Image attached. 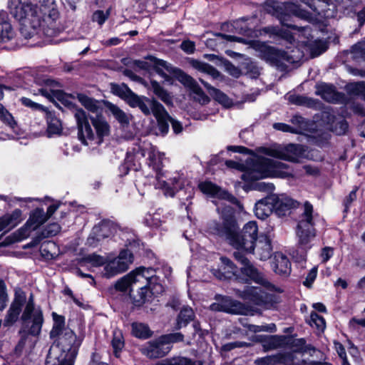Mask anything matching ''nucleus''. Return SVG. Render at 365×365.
Here are the masks:
<instances>
[{"mask_svg":"<svg viewBox=\"0 0 365 365\" xmlns=\"http://www.w3.org/2000/svg\"><path fill=\"white\" fill-rule=\"evenodd\" d=\"M10 14L21 23L20 31L25 39H31L30 46L40 43L43 36L55 33V23L59 13L54 0H39L37 4H24L10 0Z\"/></svg>","mask_w":365,"mask_h":365,"instance_id":"nucleus-1","label":"nucleus"},{"mask_svg":"<svg viewBox=\"0 0 365 365\" xmlns=\"http://www.w3.org/2000/svg\"><path fill=\"white\" fill-rule=\"evenodd\" d=\"M215 204L220 218L219 220H212L208 223L207 231L210 234L225 238L230 245L237 250L242 249L252 252L258 235L257 222H248L244 225L240 234L233 207L224 201Z\"/></svg>","mask_w":365,"mask_h":365,"instance_id":"nucleus-2","label":"nucleus"},{"mask_svg":"<svg viewBox=\"0 0 365 365\" xmlns=\"http://www.w3.org/2000/svg\"><path fill=\"white\" fill-rule=\"evenodd\" d=\"M53 325L50 337L54 340L46 359V365H73L80 342L74 332L65 328L64 317L53 313Z\"/></svg>","mask_w":365,"mask_h":365,"instance_id":"nucleus-3","label":"nucleus"},{"mask_svg":"<svg viewBox=\"0 0 365 365\" xmlns=\"http://www.w3.org/2000/svg\"><path fill=\"white\" fill-rule=\"evenodd\" d=\"M155 273L152 268H137L118 279L115 289L120 292L129 290L135 303L140 305L145 302L149 292L153 295L163 292L160 278Z\"/></svg>","mask_w":365,"mask_h":365,"instance_id":"nucleus-4","label":"nucleus"},{"mask_svg":"<svg viewBox=\"0 0 365 365\" xmlns=\"http://www.w3.org/2000/svg\"><path fill=\"white\" fill-rule=\"evenodd\" d=\"M75 118L78 128V138L83 144L88 145L87 140H95L96 143L101 144L103 138L109 135L110 125L101 115L90 117L96 135L93 133L88 123L87 115L83 109H77L76 110Z\"/></svg>","mask_w":365,"mask_h":365,"instance_id":"nucleus-5","label":"nucleus"},{"mask_svg":"<svg viewBox=\"0 0 365 365\" xmlns=\"http://www.w3.org/2000/svg\"><path fill=\"white\" fill-rule=\"evenodd\" d=\"M163 155L155 148H151L148 152V165L156 172L157 183L155 187L163 189L167 196L173 197L175 192L182 188L183 179L178 174L175 173L168 180L163 179L160 174L163 168Z\"/></svg>","mask_w":365,"mask_h":365,"instance_id":"nucleus-6","label":"nucleus"},{"mask_svg":"<svg viewBox=\"0 0 365 365\" xmlns=\"http://www.w3.org/2000/svg\"><path fill=\"white\" fill-rule=\"evenodd\" d=\"M250 175L252 180H257L264 178H286L292 174L285 163L257 157L255 159Z\"/></svg>","mask_w":365,"mask_h":365,"instance_id":"nucleus-7","label":"nucleus"},{"mask_svg":"<svg viewBox=\"0 0 365 365\" xmlns=\"http://www.w3.org/2000/svg\"><path fill=\"white\" fill-rule=\"evenodd\" d=\"M312 212V205L309 202H306L304 205V212L301 215L297 230L299 245L304 250L311 248V243L316 236Z\"/></svg>","mask_w":365,"mask_h":365,"instance_id":"nucleus-8","label":"nucleus"},{"mask_svg":"<svg viewBox=\"0 0 365 365\" xmlns=\"http://www.w3.org/2000/svg\"><path fill=\"white\" fill-rule=\"evenodd\" d=\"M105 259L101 274L106 278H111L128 269L129 265L133 262V255L129 250H124L116 257L107 256Z\"/></svg>","mask_w":365,"mask_h":365,"instance_id":"nucleus-9","label":"nucleus"},{"mask_svg":"<svg viewBox=\"0 0 365 365\" xmlns=\"http://www.w3.org/2000/svg\"><path fill=\"white\" fill-rule=\"evenodd\" d=\"M137 107H138L145 115H149L151 110L154 116L157 119L160 132L163 134H166L168 133V125L167 120L169 117V114L165 110L163 105L156 101H150L148 98L143 97Z\"/></svg>","mask_w":365,"mask_h":365,"instance_id":"nucleus-10","label":"nucleus"},{"mask_svg":"<svg viewBox=\"0 0 365 365\" xmlns=\"http://www.w3.org/2000/svg\"><path fill=\"white\" fill-rule=\"evenodd\" d=\"M30 319L31 321L28 320L24 322L25 328L27 329V333H21V339L16 346V349L18 350H21L26 346H27L29 348L33 346L34 341H32L28 335H31L34 336H37L39 335L43 322V317L41 310H37Z\"/></svg>","mask_w":365,"mask_h":365,"instance_id":"nucleus-11","label":"nucleus"},{"mask_svg":"<svg viewBox=\"0 0 365 365\" xmlns=\"http://www.w3.org/2000/svg\"><path fill=\"white\" fill-rule=\"evenodd\" d=\"M263 153L277 158L282 159L290 162H299L303 156L304 149L300 145L289 144L285 147L280 145L263 148Z\"/></svg>","mask_w":365,"mask_h":365,"instance_id":"nucleus-12","label":"nucleus"},{"mask_svg":"<svg viewBox=\"0 0 365 365\" xmlns=\"http://www.w3.org/2000/svg\"><path fill=\"white\" fill-rule=\"evenodd\" d=\"M218 36L226 39L229 41H237L245 44H250L252 47L259 49L264 52V58L272 63H277L280 61L281 58H284L283 53L273 47L267 46L264 43H261L256 41H247L243 38L237 37L232 35H226L218 34Z\"/></svg>","mask_w":365,"mask_h":365,"instance_id":"nucleus-13","label":"nucleus"},{"mask_svg":"<svg viewBox=\"0 0 365 365\" xmlns=\"http://www.w3.org/2000/svg\"><path fill=\"white\" fill-rule=\"evenodd\" d=\"M274 14L279 19L282 24L290 26L285 24V17L295 16L301 19H308L310 16L308 11L301 9L298 5L293 3H279L274 2Z\"/></svg>","mask_w":365,"mask_h":365,"instance_id":"nucleus-14","label":"nucleus"},{"mask_svg":"<svg viewBox=\"0 0 365 365\" xmlns=\"http://www.w3.org/2000/svg\"><path fill=\"white\" fill-rule=\"evenodd\" d=\"M234 256L235 258L242 265L241 270L243 274L247 276L250 279L262 284L265 287H271V284L269 281L250 262L241 252H235Z\"/></svg>","mask_w":365,"mask_h":365,"instance_id":"nucleus-15","label":"nucleus"},{"mask_svg":"<svg viewBox=\"0 0 365 365\" xmlns=\"http://www.w3.org/2000/svg\"><path fill=\"white\" fill-rule=\"evenodd\" d=\"M105 257L97 255L96 253L89 254L78 261L79 267L76 269V274L81 277H88L92 279L91 284H94L95 281L92 275L83 273L81 268H84L90 272H93L95 268L99 267L105 264Z\"/></svg>","mask_w":365,"mask_h":365,"instance_id":"nucleus-16","label":"nucleus"},{"mask_svg":"<svg viewBox=\"0 0 365 365\" xmlns=\"http://www.w3.org/2000/svg\"><path fill=\"white\" fill-rule=\"evenodd\" d=\"M26 299V295L24 291L21 289H16L14 299L3 322L5 327L11 326L17 321Z\"/></svg>","mask_w":365,"mask_h":365,"instance_id":"nucleus-17","label":"nucleus"},{"mask_svg":"<svg viewBox=\"0 0 365 365\" xmlns=\"http://www.w3.org/2000/svg\"><path fill=\"white\" fill-rule=\"evenodd\" d=\"M171 349L170 346H165L160 337L148 341L141 349V352L150 359H157L165 356Z\"/></svg>","mask_w":365,"mask_h":365,"instance_id":"nucleus-18","label":"nucleus"},{"mask_svg":"<svg viewBox=\"0 0 365 365\" xmlns=\"http://www.w3.org/2000/svg\"><path fill=\"white\" fill-rule=\"evenodd\" d=\"M199 188L203 193L210 196L216 197L221 200H225L232 203H236L237 202L235 197L229 194L225 190H221L219 187L211 182H202L200 183Z\"/></svg>","mask_w":365,"mask_h":365,"instance_id":"nucleus-19","label":"nucleus"},{"mask_svg":"<svg viewBox=\"0 0 365 365\" xmlns=\"http://www.w3.org/2000/svg\"><path fill=\"white\" fill-rule=\"evenodd\" d=\"M276 199L275 195H269L257 201L255 207V213L257 217L263 220L269 216L274 211V200Z\"/></svg>","mask_w":365,"mask_h":365,"instance_id":"nucleus-20","label":"nucleus"},{"mask_svg":"<svg viewBox=\"0 0 365 365\" xmlns=\"http://www.w3.org/2000/svg\"><path fill=\"white\" fill-rule=\"evenodd\" d=\"M316 88V94L328 102L338 103L343 102L344 100V96L336 92L335 88L331 85L319 83Z\"/></svg>","mask_w":365,"mask_h":365,"instance_id":"nucleus-21","label":"nucleus"},{"mask_svg":"<svg viewBox=\"0 0 365 365\" xmlns=\"http://www.w3.org/2000/svg\"><path fill=\"white\" fill-rule=\"evenodd\" d=\"M271 266L274 272L280 275H288L291 271V264L287 257L281 253H274Z\"/></svg>","mask_w":365,"mask_h":365,"instance_id":"nucleus-22","label":"nucleus"},{"mask_svg":"<svg viewBox=\"0 0 365 365\" xmlns=\"http://www.w3.org/2000/svg\"><path fill=\"white\" fill-rule=\"evenodd\" d=\"M221 267L219 269H212V274L219 279L231 278L237 274L236 266L227 257H220Z\"/></svg>","mask_w":365,"mask_h":365,"instance_id":"nucleus-23","label":"nucleus"},{"mask_svg":"<svg viewBox=\"0 0 365 365\" xmlns=\"http://www.w3.org/2000/svg\"><path fill=\"white\" fill-rule=\"evenodd\" d=\"M115 230L114 226L109 222H102L98 225H96L92 230L91 235L88 239V243L92 245V240L96 239L100 241L106 237H109L113 233Z\"/></svg>","mask_w":365,"mask_h":365,"instance_id":"nucleus-24","label":"nucleus"},{"mask_svg":"<svg viewBox=\"0 0 365 365\" xmlns=\"http://www.w3.org/2000/svg\"><path fill=\"white\" fill-rule=\"evenodd\" d=\"M213 311H221L231 314L241 313L242 304L240 302L233 301L230 298H225L220 303H213L210 305Z\"/></svg>","mask_w":365,"mask_h":365,"instance_id":"nucleus-25","label":"nucleus"},{"mask_svg":"<svg viewBox=\"0 0 365 365\" xmlns=\"http://www.w3.org/2000/svg\"><path fill=\"white\" fill-rule=\"evenodd\" d=\"M22 220V211L16 209L11 213H6L0 217V227L4 230H10L17 226Z\"/></svg>","mask_w":365,"mask_h":365,"instance_id":"nucleus-26","label":"nucleus"},{"mask_svg":"<svg viewBox=\"0 0 365 365\" xmlns=\"http://www.w3.org/2000/svg\"><path fill=\"white\" fill-rule=\"evenodd\" d=\"M174 74L178 76V78L180 83H182L185 86L189 88L194 93L200 97H202L203 99H207V97L205 96L202 90L194 78L185 73L180 69H177Z\"/></svg>","mask_w":365,"mask_h":365,"instance_id":"nucleus-27","label":"nucleus"},{"mask_svg":"<svg viewBox=\"0 0 365 365\" xmlns=\"http://www.w3.org/2000/svg\"><path fill=\"white\" fill-rule=\"evenodd\" d=\"M293 360L292 354H276L257 358L255 361L257 365H276L278 364H286L289 361Z\"/></svg>","mask_w":365,"mask_h":365,"instance_id":"nucleus-28","label":"nucleus"},{"mask_svg":"<svg viewBox=\"0 0 365 365\" xmlns=\"http://www.w3.org/2000/svg\"><path fill=\"white\" fill-rule=\"evenodd\" d=\"M277 198L274 200V212L279 216H284L292 207H294V201L290 197L284 195H275Z\"/></svg>","mask_w":365,"mask_h":365,"instance_id":"nucleus-29","label":"nucleus"},{"mask_svg":"<svg viewBox=\"0 0 365 365\" xmlns=\"http://www.w3.org/2000/svg\"><path fill=\"white\" fill-rule=\"evenodd\" d=\"M200 82L207 88L209 93L213 97V98L221 104L225 108H230L233 105V101L225 93H222L220 90L212 87L208 83L204 81L202 79H200Z\"/></svg>","mask_w":365,"mask_h":365,"instance_id":"nucleus-30","label":"nucleus"},{"mask_svg":"<svg viewBox=\"0 0 365 365\" xmlns=\"http://www.w3.org/2000/svg\"><path fill=\"white\" fill-rule=\"evenodd\" d=\"M14 36V31L6 12H0V41L6 42Z\"/></svg>","mask_w":365,"mask_h":365,"instance_id":"nucleus-31","label":"nucleus"},{"mask_svg":"<svg viewBox=\"0 0 365 365\" xmlns=\"http://www.w3.org/2000/svg\"><path fill=\"white\" fill-rule=\"evenodd\" d=\"M271 241L267 236H261L256 244L255 254L260 260H266L271 256Z\"/></svg>","mask_w":365,"mask_h":365,"instance_id":"nucleus-32","label":"nucleus"},{"mask_svg":"<svg viewBox=\"0 0 365 365\" xmlns=\"http://www.w3.org/2000/svg\"><path fill=\"white\" fill-rule=\"evenodd\" d=\"M48 220L43 209L36 208L31 212L27 220V225H30L34 230Z\"/></svg>","mask_w":365,"mask_h":365,"instance_id":"nucleus-33","label":"nucleus"},{"mask_svg":"<svg viewBox=\"0 0 365 365\" xmlns=\"http://www.w3.org/2000/svg\"><path fill=\"white\" fill-rule=\"evenodd\" d=\"M46 118L48 128L47 131L49 135L60 134L62 130L61 120L57 118L54 113L48 109L44 112Z\"/></svg>","mask_w":365,"mask_h":365,"instance_id":"nucleus-34","label":"nucleus"},{"mask_svg":"<svg viewBox=\"0 0 365 365\" xmlns=\"http://www.w3.org/2000/svg\"><path fill=\"white\" fill-rule=\"evenodd\" d=\"M150 58L153 61L155 70L156 72L165 79L168 78V73L174 74L178 69L163 60L158 59L154 57H151Z\"/></svg>","mask_w":365,"mask_h":365,"instance_id":"nucleus-35","label":"nucleus"},{"mask_svg":"<svg viewBox=\"0 0 365 365\" xmlns=\"http://www.w3.org/2000/svg\"><path fill=\"white\" fill-rule=\"evenodd\" d=\"M190 65L196 70L210 76L212 78L217 79L220 77L219 71L210 64L197 60H191Z\"/></svg>","mask_w":365,"mask_h":365,"instance_id":"nucleus-36","label":"nucleus"},{"mask_svg":"<svg viewBox=\"0 0 365 365\" xmlns=\"http://www.w3.org/2000/svg\"><path fill=\"white\" fill-rule=\"evenodd\" d=\"M77 98L83 106L85 107L88 111L98 115L101 111V107L100 103L94 100L93 98H89L83 94H78Z\"/></svg>","mask_w":365,"mask_h":365,"instance_id":"nucleus-37","label":"nucleus"},{"mask_svg":"<svg viewBox=\"0 0 365 365\" xmlns=\"http://www.w3.org/2000/svg\"><path fill=\"white\" fill-rule=\"evenodd\" d=\"M106 106L109 111L112 113L114 118L122 125H127L130 122V115L125 113L123 110H122L117 106L110 103L106 102Z\"/></svg>","mask_w":365,"mask_h":365,"instance_id":"nucleus-38","label":"nucleus"},{"mask_svg":"<svg viewBox=\"0 0 365 365\" xmlns=\"http://www.w3.org/2000/svg\"><path fill=\"white\" fill-rule=\"evenodd\" d=\"M34 230L30 225H25L7 237L8 243L22 241L29 237L31 232Z\"/></svg>","mask_w":365,"mask_h":365,"instance_id":"nucleus-39","label":"nucleus"},{"mask_svg":"<svg viewBox=\"0 0 365 365\" xmlns=\"http://www.w3.org/2000/svg\"><path fill=\"white\" fill-rule=\"evenodd\" d=\"M311 9L320 16L328 18L330 15L324 10V7L327 5L328 0H301Z\"/></svg>","mask_w":365,"mask_h":365,"instance_id":"nucleus-40","label":"nucleus"},{"mask_svg":"<svg viewBox=\"0 0 365 365\" xmlns=\"http://www.w3.org/2000/svg\"><path fill=\"white\" fill-rule=\"evenodd\" d=\"M150 88L154 93L158 96L165 103L170 105L173 103L171 96L161 87V86L155 81H150Z\"/></svg>","mask_w":365,"mask_h":365,"instance_id":"nucleus-41","label":"nucleus"},{"mask_svg":"<svg viewBox=\"0 0 365 365\" xmlns=\"http://www.w3.org/2000/svg\"><path fill=\"white\" fill-rule=\"evenodd\" d=\"M193 318L194 312L192 309L187 307H183L178 317V328L180 329L182 327L186 326Z\"/></svg>","mask_w":365,"mask_h":365,"instance_id":"nucleus-42","label":"nucleus"},{"mask_svg":"<svg viewBox=\"0 0 365 365\" xmlns=\"http://www.w3.org/2000/svg\"><path fill=\"white\" fill-rule=\"evenodd\" d=\"M26 307L21 316V319L24 322H26L32 317L33 314L37 310H41L40 308H36L34 306V296L32 294H30L28 299H26Z\"/></svg>","mask_w":365,"mask_h":365,"instance_id":"nucleus-43","label":"nucleus"},{"mask_svg":"<svg viewBox=\"0 0 365 365\" xmlns=\"http://www.w3.org/2000/svg\"><path fill=\"white\" fill-rule=\"evenodd\" d=\"M293 31L284 32V38H287L289 42L292 41H301L303 43H307V41L300 40L301 35H306L309 34V29L307 27H304L302 29L297 28L296 26H293Z\"/></svg>","mask_w":365,"mask_h":365,"instance_id":"nucleus-44","label":"nucleus"},{"mask_svg":"<svg viewBox=\"0 0 365 365\" xmlns=\"http://www.w3.org/2000/svg\"><path fill=\"white\" fill-rule=\"evenodd\" d=\"M111 344L113 349V353L116 357L119 356V352L122 350L124 346V341L123 339V335L120 330L115 329L113 331V337L111 341Z\"/></svg>","mask_w":365,"mask_h":365,"instance_id":"nucleus-45","label":"nucleus"},{"mask_svg":"<svg viewBox=\"0 0 365 365\" xmlns=\"http://www.w3.org/2000/svg\"><path fill=\"white\" fill-rule=\"evenodd\" d=\"M132 334L138 338L143 339L148 338L151 335L148 327L142 323L132 324Z\"/></svg>","mask_w":365,"mask_h":365,"instance_id":"nucleus-46","label":"nucleus"},{"mask_svg":"<svg viewBox=\"0 0 365 365\" xmlns=\"http://www.w3.org/2000/svg\"><path fill=\"white\" fill-rule=\"evenodd\" d=\"M346 90L351 95L363 98L365 94V83L363 81L350 83L346 86Z\"/></svg>","mask_w":365,"mask_h":365,"instance_id":"nucleus-47","label":"nucleus"},{"mask_svg":"<svg viewBox=\"0 0 365 365\" xmlns=\"http://www.w3.org/2000/svg\"><path fill=\"white\" fill-rule=\"evenodd\" d=\"M244 297L258 304L262 297L261 289L258 287H249L245 290Z\"/></svg>","mask_w":365,"mask_h":365,"instance_id":"nucleus-48","label":"nucleus"},{"mask_svg":"<svg viewBox=\"0 0 365 365\" xmlns=\"http://www.w3.org/2000/svg\"><path fill=\"white\" fill-rule=\"evenodd\" d=\"M309 323L312 327H315L319 331H324L326 327L324 319L316 312H312Z\"/></svg>","mask_w":365,"mask_h":365,"instance_id":"nucleus-49","label":"nucleus"},{"mask_svg":"<svg viewBox=\"0 0 365 365\" xmlns=\"http://www.w3.org/2000/svg\"><path fill=\"white\" fill-rule=\"evenodd\" d=\"M0 120L9 127L14 128L16 125L11 114L0 104Z\"/></svg>","mask_w":365,"mask_h":365,"instance_id":"nucleus-50","label":"nucleus"},{"mask_svg":"<svg viewBox=\"0 0 365 365\" xmlns=\"http://www.w3.org/2000/svg\"><path fill=\"white\" fill-rule=\"evenodd\" d=\"M311 55L316 57L322 54L327 49L326 43L322 41H315L309 46Z\"/></svg>","mask_w":365,"mask_h":365,"instance_id":"nucleus-51","label":"nucleus"},{"mask_svg":"<svg viewBox=\"0 0 365 365\" xmlns=\"http://www.w3.org/2000/svg\"><path fill=\"white\" fill-rule=\"evenodd\" d=\"M242 325L245 327H247L250 331L257 333L261 331H273L275 329V325L274 324H271L267 326H257L254 324H248L246 323H243L242 322Z\"/></svg>","mask_w":365,"mask_h":365,"instance_id":"nucleus-52","label":"nucleus"},{"mask_svg":"<svg viewBox=\"0 0 365 365\" xmlns=\"http://www.w3.org/2000/svg\"><path fill=\"white\" fill-rule=\"evenodd\" d=\"M351 53L354 59L362 58L365 55V43L358 42L351 47Z\"/></svg>","mask_w":365,"mask_h":365,"instance_id":"nucleus-53","label":"nucleus"},{"mask_svg":"<svg viewBox=\"0 0 365 365\" xmlns=\"http://www.w3.org/2000/svg\"><path fill=\"white\" fill-rule=\"evenodd\" d=\"M111 89L115 95L118 96L123 99H125L126 96L131 91L125 84L123 83L120 85L112 84Z\"/></svg>","mask_w":365,"mask_h":365,"instance_id":"nucleus-54","label":"nucleus"},{"mask_svg":"<svg viewBox=\"0 0 365 365\" xmlns=\"http://www.w3.org/2000/svg\"><path fill=\"white\" fill-rule=\"evenodd\" d=\"M165 346H170V344L183 341L184 336L181 333H173L161 336Z\"/></svg>","mask_w":365,"mask_h":365,"instance_id":"nucleus-55","label":"nucleus"},{"mask_svg":"<svg viewBox=\"0 0 365 365\" xmlns=\"http://www.w3.org/2000/svg\"><path fill=\"white\" fill-rule=\"evenodd\" d=\"M61 231V226L58 223H51L46 226L42 232L43 237L56 235Z\"/></svg>","mask_w":365,"mask_h":365,"instance_id":"nucleus-56","label":"nucleus"},{"mask_svg":"<svg viewBox=\"0 0 365 365\" xmlns=\"http://www.w3.org/2000/svg\"><path fill=\"white\" fill-rule=\"evenodd\" d=\"M8 302V294L4 282L0 279V311H2L6 307Z\"/></svg>","mask_w":365,"mask_h":365,"instance_id":"nucleus-57","label":"nucleus"},{"mask_svg":"<svg viewBox=\"0 0 365 365\" xmlns=\"http://www.w3.org/2000/svg\"><path fill=\"white\" fill-rule=\"evenodd\" d=\"M21 102L24 106L29 107L34 110H41L44 113L47 110V108L43 106L42 105L35 103L28 98H21Z\"/></svg>","mask_w":365,"mask_h":365,"instance_id":"nucleus-58","label":"nucleus"},{"mask_svg":"<svg viewBox=\"0 0 365 365\" xmlns=\"http://www.w3.org/2000/svg\"><path fill=\"white\" fill-rule=\"evenodd\" d=\"M109 11L106 13L103 11L98 10L93 14L92 20L97 22L100 26L103 25L106 19L108 18Z\"/></svg>","mask_w":365,"mask_h":365,"instance_id":"nucleus-59","label":"nucleus"},{"mask_svg":"<svg viewBox=\"0 0 365 365\" xmlns=\"http://www.w3.org/2000/svg\"><path fill=\"white\" fill-rule=\"evenodd\" d=\"M142 96H138L135 94L132 91L129 92V93L125 98V101L131 106V107H137L139 104L140 101L142 99Z\"/></svg>","mask_w":365,"mask_h":365,"instance_id":"nucleus-60","label":"nucleus"},{"mask_svg":"<svg viewBox=\"0 0 365 365\" xmlns=\"http://www.w3.org/2000/svg\"><path fill=\"white\" fill-rule=\"evenodd\" d=\"M173 365H202L200 361H194L185 357L174 358V364Z\"/></svg>","mask_w":365,"mask_h":365,"instance_id":"nucleus-61","label":"nucleus"},{"mask_svg":"<svg viewBox=\"0 0 365 365\" xmlns=\"http://www.w3.org/2000/svg\"><path fill=\"white\" fill-rule=\"evenodd\" d=\"M348 130V123L346 120H341L336 123L334 128V131L337 135H343Z\"/></svg>","mask_w":365,"mask_h":365,"instance_id":"nucleus-62","label":"nucleus"},{"mask_svg":"<svg viewBox=\"0 0 365 365\" xmlns=\"http://www.w3.org/2000/svg\"><path fill=\"white\" fill-rule=\"evenodd\" d=\"M334 255V249L330 247H325L322 249L321 259L323 263H326Z\"/></svg>","mask_w":365,"mask_h":365,"instance_id":"nucleus-63","label":"nucleus"},{"mask_svg":"<svg viewBox=\"0 0 365 365\" xmlns=\"http://www.w3.org/2000/svg\"><path fill=\"white\" fill-rule=\"evenodd\" d=\"M317 275V268L316 267H313L309 272L308 273L306 280L304 282V284L308 287H309L314 279H316Z\"/></svg>","mask_w":365,"mask_h":365,"instance_id":"nucleus-64","label":"nucleus"}]
</instances>
